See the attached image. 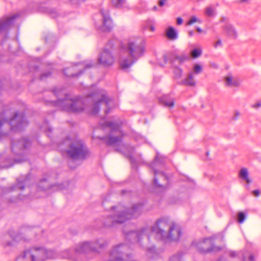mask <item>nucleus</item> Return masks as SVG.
Returning <instances> with one entry per match:
<instances>
[{"instance_id": "obj_1", "label": "nucleus", "mask_w": 261, "mask_h": 261, "mask_svg": "<svg viewBox=\"0 0 261 261\" xmlns=\"http://www.w3.org/2000/svg\"><path fill=\"white\" fill-rule=\"evenodd\" d=\"M168 225V220L161 218L158 220L154 226L152 227H145L140 231L123 230L125 234V240L131 242H137L139 243L141 239L146 236L148 241L152 234L154 233L156 237L165 243L178 241L181 235V230L179 227L175 224H173L169 228L168 233L164 231V228Z\"/></svg>"}, {"instance_id": "obj_2", "label": "nucleus", "mask_w": 261, "mask_h": 261, "mask_svg": "<svg viewBox=\"0 0 261 261\" xmlns=\"http://www.w3.org/2000/svg\"><path fill=\"white\" fill-rule=\"evenodd\" d=\"M100 125L103 129L107 127L110 128L111 134L116 132L121 135L113 136L111 134L102 137L98 136L96 138L102 140L107 146H118L116 150L125 154L129 159L132 168H137V166L136 161L133 157L134 148L124 144L122 142L123 135L122 132L120 130L121 122L106 121L100 123Z\"/></svg>"}, {"instance_id": "obj_3", "label": "nucleus", "mask_w": 261, "mask_h": 261, "mask_svg": "<svg viewBox=\"0 0 261 261\" xmlns=\"http://www.w3.org/2000/svg\"><path fill=\"white\" fill-rule=\"evenodd\" d=\"M107 245V242L103 238L98 239L94 242L85 241L77 244L73 249L62 251L60 256L63 258L74 261H84L87 254L99 252L100 249Z\"/></svg>"}, {"instance_id": "obj_4", "label": "nucleus", "mask_w": 261, "mask_h": 261, "mask_svg": "<svg viewBox=\"0 0 261 261\" xmlns=\"http://www.w3.org/2000/svg\"><path fill=\"white\" fill-rule=\"evenodd\" d=\"M143 204L138 203L135 204L130 208H126L121 204L111 207L113 215L108 216L103 223L105 227H113L116 224H121L128 220L136 218L141 213Z\"/></svg>"}, {"instance_id": "obj_5", "label": "nucleus", "mask_w": 261, "mask_h": 261, "mask_svg": "<svg viewBox=\"0 0 261 261\" xmlns=\"http://www.w3.org/2000/svg\"><path fill=\"white\" fill-rule=\"evenodd\" d=\"M121 50L126 53L130 58H124L119 62L120 66L123 70H126L131 67L145 52V44L143 41L128 40L127 43L121 45Z\"/></svg>"}, {"instance_id": "obj_6", "label": "nucleus", "mask_w": 261, "mask_h": 261, "mask_svg": "<svg viewBox=\"0 0 261 261\" xmlns=\"http://www.w3.org/2000/svg\"><path fill=\"white\" fill-rule=\"evenodd\" d=\"M52 94L57 97L64 95L63 99L58 98L56 101H51L53 105L59 109L68 112H81L84 110L85 104L83 98L81 97L70 98V95L63 93L62 89H55L53 90Z\"/></svg>"}, {"instance_id": "obj_7", "label": "nucleus", "mask_w": 261, "mask_h": 261, "mask_svg": "<svg viewBox=\"0 0 261 261\" xmlns=\"http://www.w3.org/2000/svg\"><path fill=\"white\" fill-rule=\"evenodd\" d=\"M61 145L69 146L66 150L68 156L73 160H84L89 155V150L84 142L76 139L67 137L61 143Z\"/></svg>"}, {"instance_id": "obj_8", "label": "nucleus", "mask_w": 261, "mask_h": 261, "mask_svg": "<svg viewBox=\"0 0 261 261\" xmlns=\"http://www.w3.org/2000/svg\"><path fill=\"white\" fill-rule=\"evenodd\" d=\"M54 252L43 247H32L25 250L23 254L18 256L16 261H45L53 258Z\"/></svg>"}, {"instance_id": "obj_9", "label": "nucleus", "mask_w": 261, "mask_h": 261, "mask_svg": "<svg viewBox=\"0 0 261 261\" xmlns=\"http://www.w3.org/2000/svg\"><path fill=\"white\" fill-rule=\"evenodd\" d=\"M164 165V160L160 159L159 154L157 153L154 161L149 165L154 175L153 181L154 187L162 190L166 189L169 181L168 176L158 169L163 167Z\"/></svg>"}, {"instance_id": "obj_10", "label": "nucleus", "mask_w": 261, "mask_h": 261, "mask_svg": "<svg viewBox=\"0 0 261 261\" xmlns=\"http://www.w3.org/2000/svg\"><path fill=\"white\" fill-rule=\"evenodd\" d=\"M96 91L95 95H96L98 100L93 103L91 111V114L93 115L97 114L100 110V106L103 103L107 108L105 110V113L108 114L111 111L110 105L112 102V99L107 96L106 92L103 89H98Z\"/></svg>"}, {"instance_id": "obj_11", "label": "nucleus", "mask_w": 261, "mask_h": 261, "mask_svg": "<svg viewBox=\"0 0 261 261\" xmlns=\"http://www.w3.org/2000/svg\"><path fill=\"white\" fill-rule=\"evenodd\" d=\"M214 237L204 239L199 243L193 242L192 245L196 247L198 251L201 253H209L212 251H218L221 249L220 247H217L213 244Z\"/></svg>"}, {"instance_id": "obj_12", "label": "nucleus", "mask_w": 261, "mask_h": 261, "mask_svg": "<svg viewBox=\"0 0 261 261\" xmlns=\"http://www.w3.org/2000/svg\"><path fill=\"white\" fill-rule=\"evenodd\" d=\"M100 13L102 17V24L99 27V29L103 32L110 31L113 28V23L110 16L109 11L101 9Z\"/></svg>"}, {"instance_id": "obj_13", "label": "nucleus", "mask_w": 261, "mask_h": 261, "mask_svg": "<svg viewBox=\"0 0 261 261\" xmlns=\"http://www.w3.org/2000/svg\"><path fill=\"white\" fill-rule=\"evenodd\" d=\"M99 64L104 67L112 66L114 62V58L111 53L107 49H105L99 55L98 58Z\"/></svg>"}, {"instance_id": "obj_14", "label": "nucleus", "mask_w": 261, "mask_h": 261, "mask_svg": "<svg viewBox=\"0 0 261 261\" xmlns=\"http://www.w3.org/2000/svg\"><path fill=\"white\" fill-rule=\"evenodd\" d=\"M19 16V14L17 13L9 17L2 18L0 20V33L6 31L11 27L15 20Z\"/></svg>"}, {"instance_id": "obj_15", "label": "nucleus", "mask_w": 261, "mask_h": 261, "mask_svg": "<svg viewBox=\"0 0 261 261\" xmlns=\"http://www.w3.org/2000/svg\"><path fill=\"white\" fill-rule=\"evenodd\" d=\"M31 142L29 139L27 138H23L19 140L17 143L15 142L13 140L12 141L11 149L12 151L16 154H19V152H16L17 148L20 150L25 149L28 148L31 146Z\"/></svg>"}, {"instance_id": "obj_16", "label": "nucleus", "mask_w": 261, "mask_h": 261, "mask_svg": "<svg viewBox=\"0 0 261 261\" xmlns=\"http://www.w3.org/2000/svg\"><path fill=\"white\" fill-rule=\"evenodd\" d=\"M29 175H28L25 178L22 180L20 181L19 179L17 180L16 185L11 187L9 189L10 191H14L17 189L23 190L27 186L29 183Z\"/></svg>"}, {"instance_id": "obj_17", "label": "nucleus", "mask_w": 261, "mask_h": 261, "mask_svg": "<svg viewBox=\"0 0 261 261\" xmlns=\"http://www.w3.org/2000/svg\"><path fill=\"white\" fill-rule=\"evenodd\" d=\"M225 33L229 37L236 39L237 37V33L234 27L231 24H227L224 28Z\"/></svg>"}, {"instance_id": "obj_18", "label": "nucleus", "mask_w": 261, "mask_h": 261, "mask_svg": "<svg viewBox=\"0 0 261 261\" xmlns=\"http://www.w3.org/2000/svg\"><path fill=\"white\" fill-rule=\"evenodd\" d=\"M166 35L167 37L171 40H175L178 38V32L172 27L167 28Z\"/></svg>"}, {"instance_id": "obj_19", "label": "nucleus", "mask_w": 261, "mask_h": 261, "mask_svg": "<svg viewBox=\"0 0 261 261\" xmlns=\"http://www.w3.org/2000/svg\"><path fill=\"white\" fill-rule=\"evenodd\" d=\"M182 84L191 87H194L196 85V82L194 79V73L190 72L182 82Z\"/></svg>"}, {"instance_id": "obj_20", "label": "nucleus", "mask_w": 261, "mask_h": 261, "mask_svg": "<svg viewBox=\"0 0 261 261\" xmlns=\"http://www.w3.org/2000/svg\"><path fill=\"white\" fill-rule=\"evenodd\" d=\"M10 237L14 241H19L23 239L22 233L16 232L13 230H11L9 231Z\"/></svg>"}, {"instance_id": "obj_21", "label": "nucleus", "mask_w": 261, "mask_h": 261, "mask_svg": "<svg viewBox=\"0 0 261 261\" xmlns=\"http://www.w3.org/2000/svg\"><path fill=\"white\" fill-rule=\"evenodd\" d=\"M160 101L163 103L165 106L168 107H173L174 102L172 99H168L167 95H164L160 99Z\"/></svg>"}, {"instance_id": "obj_22", "label": "nucleus", "mask_w": 261, "mask_h": 261, "mask_svg": "<svg viewBox=\"0 0 261 261\" xmlns=\"http://www.w3.org/2000/svg\"><path fill=\"white\" fill-rule=\"evenodd\" d=\"M240 177L246 181L247 184H250L251 182V179L249 178L248 176V170L246 168H242L240 171L239 174Z\"/></svg>"}, {"instance_id": "obj_23", "label": "nucleus", "mask_w": 261, "mask_h": 261, "mask_svg": "<svg viewBox=\"0 0 261 261\" xmlns=\"http://www.w3.org/2000/svg\"><path fill=\"white\" fill-rule=\"evenodd\" d=\"M92 66V64H87L85 66V68H84V70H82V71H80L79 72L77 73H71L70 74H68L66 73V71L68 69V68H66L65 69L63 70V73L65 74V75L68 76V77H75V76H79L80 75H81L84 72V70L86 69H88V68H90Z\"/></svg>"}, {"instance_id": "obj_24", "label": "nucleus", "mask_w": 261, "mask_h": 261, "mask_svg": "<svg viewBox=\"0 0 261 261\" xmlns=\"http://www.w3.org/2000/svg\"><path fill=\"white\" fill-rule=\"evenodd\" d=\"M20 230L21 232L27 233H29L30 232H42L43 231V230L40 227H35L33 228V230H30L29 227L25 226L22 227Z\"/></svg>"}, {"instance_id": "obj_25", "label": "nucleus", "mask_w": 261, "mask_h": 261, "mask_svg": "<svg viewBox=\"0 0 261 261\" xmlns=\"http://www.w3.org/2000/svg\"><path fill=\"white\" fill-rule=\"evenodd\" d=\"M183 256L181 252H178L171 257L169 261H181V259Z\"/></svg>"}, {"instance_id": "obj_26", "label": "nucleus", "mask_w": 261, "mask_h": 261, "mask_svg": "<svg viewBox=\"0 0 261 261\" xmlns=\"http://www.w3.org/2000/svg\"><path fill=\"white\" fill-rule=\"evenodd\" d=\"M225 84L227 86H237L238 83L236 81H232V77L231 76H227L225 78Z\"/></svg>"}, {"instance_id": "obj_27", "label": "nucleus", "mask_w": 261, "mask_h": 261, "mask_svg": "<svg viewBox=\"0 0 261 261\" xmlns=\"http://www.w3.org/2000/svg\"><path fill=\"white\" fill-rule=\"evenodd\" d=\"M66 186L63 184H57L50 186L49 189L53 190H62L65 189Z\"/></svg>"}, {"instance_id": "obj_28", "label": "nucleus", "mask_w": 261, "mask_h": 261, "mask_svg": "<svg viewBox=\"0 0 261 261\" xmlns=\"http://www.w3.org/2000/svg\"><path fill=\"white\" fill-rule=\"evenodd\" d=\"M246 219V215L243 212H239L238 214V222L239 223H242L244 222Z\"/></svg>"}, {"instance_id": "obj_29", "label": "nucleus", "mask_w": 261, "mask_h": 261, "mask_svg": "<svg viewBox=\"0 0 261 261\" xmlns=\"http://www.w3.org/2000/svg\"><path fill=\"white\" fill-rule=\"evenodd\" d=\"M202 66L198 65L195 64L193 66V72L194 74H198L202 72Z\"/></svg>"}, {"instance_id": "obj_30", "label": "nucleus", "mask_w": 261, "mask_h": 261, "mask_svg": "<svg viewBox=\"0 0 261 261\" xmlns=\"http://www.w3.org/2000/svg\"><path fill=\"white\" fill-rule=\"evenodd\" d=\"M214 9L212 7H207L205 10V14L208 16H212L214 14Z\"/></svg>"}, {"instance_id": "obj_31", "label": "nucleus", "mask_w": 261, "mask_h": 261, "mask_svg": "<svg viewBox=\"0 0 261 261\" xmlns=\"http://www.w3.org/2000/svg\"><path fill=\"white\" fill-rule=\"evenodd\" d=\"M201 53L202 52L200 49L196 48L192 50L191 55L193 58H195L200 56Z\"/></svg>"}, {"instance_id": "obj_32", "label": "nucleus", "mask_w": 261, "mask_h": 261, "mask_svg": "<svg viewBox=\"0 0 261 261\" xmlns=\"http://www.w3.org/2000/svg\"><path fill=\"white\" fill-rule=\"evenodd\" d=\"M196 22H198L200 23L201 21L200 20H198L196 16H192L191 18L187 22V24L189 25H192L194 23Z\"/></svg>"}, {"instance_id": "obj_33", "label": "nucleus", "mask_w": 261, "mask_h": 261, "mask_svg": "<svg viewBox=\"0 0 261 261\" xmlns=\"http://www.w3.org/2000/svg\"><path fill=\"white\" fill-rule=\"evenodd\" d=\"M242 261H254V256L252 254H249L247 257L246 256L243 255Z\"/></svg>"}, {"instance_id": "obj_34", "label": "nucleus", "mask_w": 261, "mask_h": 261, "mask_svg": "<svg viewBox=\"0 0 261 261\" xmlns=\"http://www.w3.org/2000/svg\"><path fill=\"white\" fill-rule=\"evenodd\" d=\"M45 125H46V127L43 126L42 129L45 132L47 133L48 132V133H51L53 130V128L48 126V122L45 121Z\"/></svg>"}, {"instance_id": "obj_35", "label": "nucleus", "mask_w": 261, "mask_h": 261, "mask_svg": "<svg viewBox=\"0 0 261 261\" xmlns=\"http://www.w3.org/2000/svg\"><path fill=\"white\" fill-rule=\"evenodd\" d=\"M51 75V73L50 72H46V73H43L41 75H40V79L41 80H44L45 78L46 77H48L49 76H50Z\"/></svg>"}, {"instance_id": "obj_36", "label": "nucleus", "mask_w": 261, "mask_h": 261, "mask_svg": "<svg viewBox=\"0 0 261 261\" xmlns=\"http://www.w3.org/2000/svg\"><path fill=\"white\" fill-rule=\"evenodd\" d=\"M182 70L179 68H176L175 70H174L175 74L176 75V76H177L178 77L181 76V75L182 74Z\"/></svg>"}, {"instance_id": "obj_37", "label": "nucleus", "mask_w": 261, "mask_h": 261, "mask_svg": "<svg viewBox=\"0 0 261 261\" xmlns=\"http://www.w3.org/2000/svg\"><path fill=\"white\" fill-rule=\"evenodd\" d=\"M117 4L116 5V7L119 8L121 7L122 5L123 4L124 0H117Z\"/></svg>"}, {"instance_id": "obj_38", "label": "nucleus", "mask_w": 261, "mask_h": 261, "mask_svg": "<svg viewBox=\"0 0 261 261\" xmlns=\"http://www.w3.org/2000/svg\"><path fill=\"white\" fill-rule=\"evenodd\" d=\"M147 251H148V253H150V254L153 253L156 251V249L153 246V247L148 248Z\"/></svg>"}, {"instance_id": "obj_39", "label": "nucleus", "mask_w": 261, "mask_h": 261, "mask_svg": "<svg viewBox=\"0 0 261 261\" xmlns=\"http://www.w3.org/2000/svg\"><path fill=\"white\" fill-rule=\"evenodd\" d=\"M222 46V42L220 40H218L214 44V46L215 48H217L218 46Z\"/></svg>"}, {"instance_id": "obj_40", "label": "nucleus", "mask_w": 261, "mask_h": 261, "mask_svg": "<svg viewBox=\"0 0 261 261\" xmlns=\"http://www.w3.org/2000/svg\"><path fill=\"white\" fill-rule=\"evenodd\" d=\"M183 20L181 17L177 18L176 23L178 25H180L182 23Z\"/></svg>"}, {"instance_id": "obj_41", "label": "nucleus", "mask_w": 261, "mask_h": 261, "mask_svg": "<svg viewBox=\"0 0 261 261\" xmlns=\"http://www.w3.org/2000/svg\"><path fill=\"white\" fill-rule=\"evenodd\" d=\"M229 256L231 257H234L235 256H236L237 255V253L235 252V251H230L229 252Z\"/></svg>"}, {"instance_id": "obj_42", "label": "nucleus", "mask_w": 261, "mask_h": 261, "mask_svg": "<svg viewBox=\"0 0 261 261\" xmlns=\"http://www.w3.org/2000/svg\"><path fill=\"white\" fill-rule=\"evenodd\" d=\"M135 139L137 140V141H139L140 140H141L142 141H145L144 138L143 137L141 136H140V135H138V136L135 138Z\"/></svg>"}, {"instance_id": "obj_43", "label": "nucleus", "mask_w": 261, "mask_h": 261, "mask_svg": "<svg viewBox=\"0 0 261 261\" xmlns=\"http://www.w3.org/2000/svg\"><path fill=\"white\" fill-rule=\"evenodd\" d=\"M252 193L255 196H258L260 194V191L258 190H255L253 191Z\"/></svg>"}, {"instance_id": "obj_44", "label": "nucleus", "mask_w": 261, "mask_h": 261, "mask_svg": "<svg viewBox=\"0 0 261 261\" xmlns=\"http://www.w3.org/2000/svg\"><path fill=\"white\" fill-rule=\"evenodd\" d=\"M167 0H160L159 2V5L160 7H162L164 5L165 2Z\"/></svg>"}, {"instance_id": "obj_45", "label": "nucleus", "mask_w": 261, "mask_h": 261, "mask_svg": "<svg viewBox=\"0 0 261 261\" xmlns=\"http://www.w3.org/2000/svg\"><path fill=\"white\" fill-rule=\"evenodd\" d=\"M261 107V103L260 102H257L255 104H254L252 106V107L254 108H257Z\"/></svg>"}, {"instance_id": "obj_46", "label": "nucleus", "mask_w": 261, "mask_h": 261, "mask_svg": "<svg viewBox=\"0 0 261 261\" xmlns=\"http://www.w3.org/2000/svg\"><path fill=\"white\" fill-rule=\"evenodd\" d=\"M12 243L11 242H10V241H8L7 242H6L5 244H4V246L5 247H7V246H12Z\"/></svg>"}, {"instance_id": "obj_47", "label": "nucleus", "mask_w": 261, "mask_h": 261, "mask_svg": "<svg viewBox=\"0 0 261 261\" xmlns=\"http://www.w3.org/2000/svg\"><path fill=\"white\" fill-rule=\"evenodd\" d=\"M249 0H237L236 3H248Z\"/></svg>"}, {"instance_id": "obj_48", "label": "nucleus", "mask_w": 261, "mask_h": 261, "mask_svg": "<svg viewBox=\"0 0 261 261\" xmlns=\"http://www.w3.org/2000/svg\"><path fill=\"white\" fill-rule=\"evenodd\" d=\"M24 161L23 159H16L14 160V162L16 163H20Z\"/></svg>"}, {"instance_id": "obj_49", "label": "nucleus", "mask_w": 261, "mask_h": 261, "mask_svg": "<svg viewBox=\"0 0 261 261\" xmlns=\"http://www.w3.org/2000/svg\"><path fill=\"white\" fill-rule=\"evenodd\" d=\"M239 115H240V113L239 112H236L235 113V116H234L233 119L234 120H236L238 118V117L239 116Z\"/></svg>"}, {"instance_id": "obj_50", "label": "nucleus", "mask_w": 261, "mask_h": 261, "mask_svg": "<svg viewBox=\"0 0 261 261\" xmlns=\"http://www.w3.org/2000/svg\"><path fill=\"white\" fill-rule=\"evenodd\" d=\"M149 30L151 32H154L155 31V28H154V25H150L149 26Z\"/></svg>"}, {"instance_id": "obj_51", "label": "nucleus", "mask_w": 261, "mask_h": 261, "mask_svg": "<svg viewBox=\"0 0 261 261\" xmlns=\"http://www.w3.org/2000/svg\"><path fill=\"white\" fill-rule=\"evenodd\" d=\"M163 59H164V61L165 63L168 62V57H167V55H164Z\"/></svg>"}, {"instance_id": "obj_52", "label": "nucleus", "mask_w": 261, "mask_h": 261, "mask_svg": "<svg viewBox=\"0 0 261 261\" xmlns=\"http://www.w3.org/2000/svg\"><path fill=\"white\" fill-rule=\"evenodd\" d=\"M194 32L193 31H190L189 32V36L191 37L193 35Z\"/></svg>"}, {"instance_id": "obj_53", "label": "nucleus", "mask_w": 261, "mask_h": 261, "mask_svg": "<svg viewBox=\"0 0 261 261\" xmlns=\"http://www.w3.org/2000/svg\"><path fill=\"white\" fill-rule=\"evenodd\" d=\"M196 30H197V31L198 32H199V33H201V32H202V29H201V28H199V27H197V28H196Z\"/></svg>"}, {"instance_id": "obj_54", "label": "nucleus", "mask_w": 261, "mask_h": 261, "mask_svg": "<svg viewBox=\"0 0 261 261\" xmlns=\"http://www.w3.org/2000/svg\"><path fill=\"white\" fill-rule=\"evenodd\" d=\"M7 38H8V36L7 35L3 39L2 43H4V42L7 39Z\"/></svg>"}, {"instance_id": "obj_55", "label": "nucleus", "mask_w": 261, "mask_h": 261, "mask_svg": "<svg viewBox=\"0 0 261 261\" xmlns=\"http://www.w3.org/2000/svg\"><path fill=\"white\" fill-rule=\"evenodd\" d=\"M25 197H26V196H24L23 197H21V195L20 194L18 198V199H21V200H23V199H25Z\"/></svg>"}, {"instance_id": "obj_56", "label": "nucleus", "mask_w": 261, "mask_h": 261, "mask_svg": "<svg viewBox=\"0 0 261 261\" xmlns=\"http://www.w3.org/2000/svg\"><path fill=\"white\" fill-rule=\"evenodd\" d=\"M13 164H11V165H8V166H6L5 167L6 168H9V167H11L13 166Z\"/></svg>"}, {"instance_id": "obj_57", "label": "nucleus", "mask_w": 261, "mask_h": 261, "mask_svg": "<svg viewBox=\"0 0 261 261\" xmlns=\"http://www.w3.org/2000/svg\"><path fill=\"white\" fill-rule=\"evenodd\" d=\"M46 180V178H43V179H41V182H42L43 181H45Z\"/></svg>"}, {"instance_id": "obj_58", "label": "nucleus", "mask_w": 261, "mask_h": 261, "mask_svg": "<svg viewBox=\"0 0 261 261\" xmlns=\"http://www.w3.org/2000/svg\"><path fill=\"white\" fill-rule=\"evenodd\" d=\"M47 135L49 137H50V136L49 134H47Z\"/></svg>"}, {"instance_id": "obj_59", "label": "nucleus", "mask_w": 261, "mask_h": 261, "mask_svg": "<svg viewBox=\"0 0 261 261\" xmlns=\"http://www.w3.org/2000/svg\"><path fill=\"white\" fill-rule=\"evenodd\" d=\"M41 190H42V191H44V190H45V189L42 188V189H41Z\"/></svg>"}, {"instance_id": "obj_60", "label": "nucleus", "mask_w": 261, "mask_h": 261, "mask_svg": "<svg viewBox=\"0 0 261 261\" xmlns=\"http://www.w3.org/2000/svg\"><path fill=\"white\" fill-rule=\"evenodd\" d=\"M2 81L0 80V86H1Z\"/></svg>"}, {"instance_id": "obj_61", "label": "nucleus", "mask_w": 261, "mask_h": 261, "mask_svg": "<svg viewBox=\"0 0 261 261\" xmlns=\"http://www.w3.org/2000/svg\"><path fill=\"white\" fill-rule=\"evenodd\" d=\"M69 166H70V168H72V169H73V167H72L70 166V165H69Z\"/></svg>"}, {"instance_id": "obj_62", "label": "nucleus", "mask_w": 261, "mask_h": 261, "mask_svg": "<svg viewBox=\"0 0 261 261\" xmlns=\"http://www.w3.org/2000/svg\"><path fill=\"white\" fill-rule=\"evenodd\" d=\"M218 261H221V259H219Z\"/></svg>"}]
</instances>
